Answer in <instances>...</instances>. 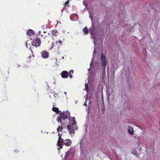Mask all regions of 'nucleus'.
<instances>
[{"label": "nucleus", "mask_w": 160, "mask_h": 160, "mask_svg": "<svg viewBox=\"0 0 160 160\" xmlns=\"http://www.w3.org/2000/svg\"><path fill=\"white\" fill-rule=\"evenodd\" d=\"M70 115L69 112L68 111L61 112L57 117V120L58 123H60V124L65 126L68 123L67 120L70 117Z\"/></svg>", "instance_id": "obj_1"}, {"label": "nucleus", "mask_w": 160, "mask_h": 160, "mask_svg": "<svg viewBox=\"0 0 160 160\" xmlns=\"http://www.w3.org/2000/svg\"><path fill=\"white\" fill-rule=\"evenodd\" d=\"M69 124L67 126V128L68 132L70 134H74V130H76L77 127L76 125V122L74 117H71L70 116L68 118Z\"/></svg>", "instance_id": "obj_2"}, {"label": "nucleus", "mask_w": 160, "mask_h": 160, "mask_svg": "<svg viewBox=\"0 0 160 160\" xmlns=\"http://www.w3.org/2000/svg\"><path fill=\"white\" fill-rule=\"evenodd\" d=\"M75 153V150L73 149H69L66 153V159H71L73 157Z\"/></svg>", "instance_id": "obj_3"}, {"label": "nucleus", "mask_w": 160, "mask_h": 160, "mask_svg": "<svg viewBox=\"0 0 160 160\" xmlns=\"http://www.w3.org/2000/svg\"><path fill=\"white\" fill-rule=\"evenodd\" d=\"M41 43L40 39L37 37L34 38L31 42L32 45L36 47L39 46L40 45Z\"/></svg>", "instance_id": "obj_4"}, {"label": "nucleus", "mask_w": 160, "mask_h": 160, "mask_svg": "<svg viewBox=\"0 0 160 160\" xmlns=\"http://www.w3.org/2000/svg\"><path fill=\"white\" fill-rule=\"evenodd\" d=\"M46 32H44L42 34H41V38L43 42H46L49 41V39L50 38V34L49 33L45 34Z\"/></svg>", "instance_id": "obj_5"}, {"label": "nucleus", "mask_w": 160, "mask_h": 160, "mask_svg": "<svg viewBox=\"0 0 160 160\" xmlns=\"http://www.w3.org/2000/svg\"><path fill=\"white\" fill-rule=\"evenodd\" d=\"M101 59L102 66V67H106L108 63V60L104 54H101Z\"/></svg>", "instance_id": "obj_6"}, {"label": "nucleus", "mask_w": 160, "mask_h": 160, "mask_svg": "<svg viewBox=\"0 0 160 160\" xmlns=\"http://www.w3.org/2000/svg\"><path fill=\"white\" fill-rule=\"evenodd\" d=\"M64 139L58 140L57 142V145L58 146L57 149L58 150L62 149L64 145Z\"/></svg>", "instance_id": "obj_7"}, {"label": "nucleus", "mask_w": 160, "mask_h": 160, "mask_svg": "<svg viewBox=\"0 0 160 160\" xmlns=\"http://www.w3.org/2000/svg\"><path fill=\"white\" fill-rule=\"evenodd\" d=\"M41 54L42 57L43 58H47L49 57V53L46 51H43L41 52Z\"/></svg>", "instance_id": "obj_8"}, {"label": "nucleus", "mask_w": 160, "mask_h": 160, "mask_svg": "<svg viewBox=\"0 0 160 160\" xmlns=\"http://www.w3.org/2000/svg\"><path fill=\"white\" fill-rule=\"evenodd\" d=\"M64 145L66 146L69 147L72 144V141L69 139H66L64 140L63 142Z\"/></svg>", "instance_id": "obj_9"}, {"label": "nucleus", "mask_w": 160, "mask_h": 160, "mask_svg": "<svg viewBox=\"0 0 160 160\" xmlns=\"http://www.w3.org/2000/svg\"><path fill=\"white\" fill-rule=\"evenodd\" d=\"M61 76L63 78H67L68 76V72L67 71H63L61 73Z\"/></svg>", "instance_id": "obj_10"}, {"label": "nucleus", "mask_w": 160, "mask_h": 160, "mask_svg": "<svg viewBox=\"0 0 160 160\" xmlns=\"http://www.w3.org/2000/svg\"><path fill=\"white\" fill-rule=\"evenodd\" d=\"M27 34L28 36H31L32 35H34V31L31 29H29L27 32Z\"/></svg>", "instance_id": "obj_11"}, {"label": "nucleus", "mask_w": 160, "mask_h": 160, "mask_svg": "<svg viewBox=\"0 0 160 160\" xmlns=\"http://www.w3.org/2000/svg\"><path fill=\"white\" fill-rule=\"evenodd\" d=\"M128 133L131 134L132 135L133 134V128H132L130 126H129L128 128Z\"/></svg>", "instance_id": "obj_12"}, {"label": "nucleus", "mask_w": 160, "mask_h": 160, "mask_svg": "<svg viewBox=\"0 0 160 160\" xmlns=\"http://www.w3.org/2000/svg\"><path fill=\"white\" fill-rule=\"evenodd\" d=\"M64 126L62 125L61 124L60 126H59L58 128L57 129V131L58 132H62L63 130V127Z\"/></svg>", "instance_id": "obj_13"}, {"label": "nucleus", "mask_w": 160, "mask_h": 160, "mask_svg": "<svg viewBox=\"0 0 160 160\" xmlns=\"http://www.w3.org/2000/svg\"><path fill=\"white\" fill-rule=\"evenodd\" d=\"M51 33L52 35H54L55 36L58 35V31L56 29L53 30L52 31Z\"/></svg>", "instance_id": "obj_14"}, {"label": "nucleus", "mask_w": 160, "mask_h": 160, "mask_svg": "<svg viewBox=\"0 0 160 160\" xmlns=\"http://www.w3.org/2000/svg\"><path fill=\"white\" fill-rule=\"evenodd\" d=\"M83 32L85 34H87L88 33V30L87 27H85L83 29Z\"/></svg>", "instance_id": "obj_15"}, {"label": "nucleus", "mask_w": 160, "mask_h": 160, "mask_svg": "<svg viewBox=\"0 0 160 160\" xmlns=\"http://www.w3.org/2000/svg\"><path fill=\"white\" fill-rule=\"evenodd\" d=\"M52 110L54 112H60V113L61 112L60 111H59L58 110V108H56V107H53L52 108Z\"/></svg>", "instance_id": "obj_16"}, {"label": "nucleus", "mask_w": 160, "mask_h": 160, "mask_svg": "<svg viewBox=\"0 0 160 160\" xmlns=\"http://www.w3.org/2000/svg\"><path fill=\"white\" fill-rule=\"evenodd\" d=\"M73 71L72 70H71L69 71V72H68V75L69 76L70 78H71L72 76V74H73Z\"/></svg>", "instance_id": "obj_17"}, {"label": "nucleus", "mask_w": 160, "mask_h": 160, "mask_svg": "<svg viewBox=\"0 0 160 160\" xmlns=\"http://www.w3.org/2000/svg\"><path fill=\"white\" fill-rule=\"evenodd\" d=\"M62 134L60 133V132H58V140L63 139L61 138Z\"/></svg>", "instance_id": "obj_18"}, {"label": "nucleus", "mask_w": 160, "mask_h": 160, "mask_svg": "<svg viewBox=\"0 0 160 160\" xmlns=\"http://www.w3.org/2000/svg\"><path fill=\"white\" fill-rule=\"evenodd\" d=\"M103 68H102V72H105V67H103Z\"/></svg>", "instance_id": "obj_19"}, {"label": "nucleus", "mask_w": 160, "mask_h": 160, "mask_svg": "<svg viewBox=\"0 0 160 160\" xmlns=\"http://www.w3.org/2000/svg\"><path fill=\"white\" fill-rule=\"evenodd\" d=\"M69 3V1L68 0L67 1H66L65 3H64V5H68Z\"/></svg>", "instance_id": "obj_20"}, {"label": "nucleus", "mask_w": 160, "mask_h": 160, "mask_svg": "<svg viewBox=\"0 0 160 160\" xmlns=\"http://www.w3.org/2000/svg\"><path fill=\"white\" fill-rule=\"evenodd\" d=\"M53 94L55 98L57 97L58 96V94L56 93H53Z\"/></svg>", "instance_id": "obj_21"}, {"label": "nucleus", "mask_w": 160, "mask_h": 160, "mask_svg": "<svg viewBox=\"0 0 160 160\" xmlns=\"http://www.w3.org/2000/svg\"><path fill=\"white\" fill-rule=\"evenodd\" d=\"M58 42L60 43V44H61L62 43V41H61V40H59L58 41Z\"/></svg>", "instance_id": "obj_22"}, {"label": "nucleus", "mask_w": 160, "mask_h": 160, "mask_svg": "<svg viewBox=\"0 0 160 160\" xmlns=\"http://www.w3.org/2000/svg\"><path fill=\"white\" fill-rule=\"evenodd\" d=\"M31 56H29V57H28V58H29V61L30 60V58H31Z\"/></svg>", "instance_id": "obj_23"}, {"label": "nucleus", "mask_w": 160, "mask_h": 160, "mask_svg": "<svg viewBox=\"0 0 160 160\" xmlns=\"http://www.w3.org/2000/svg\"><path fill=\"white\" fill-rule=\"evenodd\" d=\"M85 86L86 88H87V87H88V85L86 83L85 84Z\"/></svg>", "instance_id": "obj_24"}, {"label": "nucleus", "mask_w": 160, "mask_h": 160, "mask_svg": "<svg viewBox=\"0 0 160 160\" xmlns=\"http://www.w3.org/2000/svg\"><path fill=\"white\" fill-rule=\"evenodd\" d=\"M41 33V31H38V34H40Z\"/></svg>", "instance_id": "obj_25"}, {"label": "nucleus", "mask_w": 160, "mask_h": 160, "mask_svg": "<svg viewBox=\"0 0 160 160\" xmlns=\"http://www.w3.org/2000/svg\"><path fill=\"white\" fill-rule=\"evenodd\" d=\"M90 18H91V19H92V16H90Z\"/></svg>", "instance_id": "obj_26"}, {"label": "nucleus", "mask_w": 160, "mask_h": 160, "mask_svg": "<svg viewBox=\"0 0 160 160\" xmlns=\"http://www.w3.org/2000/svg\"><path fill=\"white\" fill-rule=\"evenodd\" d=\"M26 46L27 47V43H26Z\"/></svg>", "instance_id": "obj_27"}]
</instances>
